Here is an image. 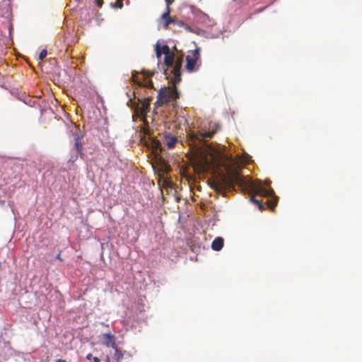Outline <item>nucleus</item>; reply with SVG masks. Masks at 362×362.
Masks as SVG:
<instances>
[{
	"mask_svg": "<svg viewBox=\"0 0 362 362\" xmlns=\"http://www.w3.org/2000/svg\"><path fill=\"white\" fill-rule=\"evenodd\" d=\"M211 189L218 192L232 190L237 186H249L250 182L245 180L240 171L236 168L230 167L226 174L220 175L216 179L208 181Z\"/></svg>",
	"mask_w": 362,
	"mask_h": 362,
	"instance_id": "nucleus-1",
	"label": "nucleus"
},
{
	"mask_svg": "<svg viewBox=\"0 0 362 362\" xmlns=\"http://www.w3.org/2000/svg\"><path fill=\"white\" fill-rule=\"evenodd\" d=\"M78 158V156L77 155H75V156H71V157L70 158L69 160L70 161H75L76 159Z\"/></svg>",
	"mask_w": 362,
	"mask_h": 362,
	"instance_id": "nucleus-23",
	"label": "nucleus"
},
{
	"mask_svg": "<svg viewBox=\"0 0 362 362\" xmlns=\"http://www.w3.org/2000/svg\"><path fill=\"white\" fill-rule=\"evenodd\" d=\"M57 259H59V260H62L60 253H59V254L57 255Z\"/></svg>",
	"mask_w": 362,
	"mask_h": 362,
	"instance_id": "nucleus-27",
	"label": "nucleus"
},
{
	"mask_svg": "<svg viewBox=\"0 0 362 362\" xmlns=\"http://www.w3.org/2000/svg\"><path fill=\"white\" fill-rule=\"evenodd\" d=\"M95 3L98 7H102L103 4V0H95Z\"/></svg>",
	"mask_w": 362,
	"mask_h": 362,
	"instance_id": "nucleus-21",
	"label": "nucleus"
},
{
	"mask_svg": "<svg viewBox=\"0 0 362 362\" xmlns=\"http://www.w3.org/2000/svg\"><path fill=\"white\" fill-rule=\"evenodd\" d=\"M175 0H165L166 2V8H170V5L172 4Z\"/></svg>",
	"mask_w": 362,
	"mask_h": 362,
	"instance_id": "nucleus-22",
	"label": "nucleus"
},
{
	"mask_svg": "<svg viewBox=\"0 0 362 362\" xmlns=\"http://www.w3.org/2000/svg\"><path fill=\"white\" fill-rule=\"evenodd\" d=\"M223 238L221 237L216 238L211 243V248L215 251L221 250L223 247Z\"/></svg>",
	"mask_w": 362,
	"mask_h": 362,
	"instance_id": "nucleus-13",
	"label": "nucleus"
},
{
	"mask_svg": "<svg viewBox=\"0 0 362 362\" xmlns=\"http://www.w3.org/2000/svg\"><path fill=\"white\" fill-rule=\"evenodd\" d=\"M173 87L166 88H161L159 90L158 99L155 103L156 107L162 106L163 104L168 103L170 101L175 100L180 97V93L178 92L175 85L172 83Z\"/></svg>",
	"mask_w": 362,
	"mask_h": 362,
	"instance_id": "nucleus-4",
	"label": "nucleus"
},
{
	"mask_svg": "<svg viewBox=\"0 0 362 362\" xmlns=\"http://www.w3.org/2000/svg\"><path fill=\"white\" fill-rule=\"evenodd\" d=\"M160 20L163 23V27L165 29H167L168 25L170 23H174V24L177 25V21H175L170 17V8H166L165 12H164L162 14Z\"/></svg>",
	"mask_w": 362,
	"mask_h": 362,
	"instance_id": "nucleus-9",
	"label": "nucleus"
},
{
	"mask_svg": "<svg viewBox=\"0 0 362 362\" xmlns=\"http://www.w3.org/2000/svg\"><path fill=\"white\" fill-rule=\"evenodd\" d=\"M93 361H94V362H100V360H99V358H97V357H94V358H93Z\"/></svg>",
	"mask_w": 362,
	"mask_h": 362,
	"instance_id": "nucleus-25",
	"label": "nucleus"
},
{
	"mask_svg": "<svg viewBox=\"0 0 362 362\" xmlns=\"http://www.w3.org/2000/svg\"><path fill=\"white\" fill-rule=\"evenodd\" d=\"M56 362H66V361L63 359H57V360H56Z\"/></svg>",
	"mask_w": 362,
	"mask_h": 362,
	"instance_id": "nucleus-26",
	"label": "nucleus"
},
{
	"mask_svg": "<svg viewBox=\"0 0 362 362\" xmlns=\"http://www.w3.org/2000/svg\"><path fill=\"white\" fill-rule=\"evenodd\" d=\"M115 349V358H116L117 362H119V361L123 358V353L117 347L113 348Z\"/></svg>",
	"mask_w": 362,
	"mask_h": 362,
	"instance_id": "nucleus-16",
	"label": "nucleus"
},
{
	"mask_svg": "<svg viewBox=\"0 0 362 362\" xmlns=\"http://www.w3.org/2000/svg\"><path fill=\"white\" fill-rule=\"evenodd\" d=\"M74 148L78 153L83 155V142L78 135H75L74 136Z\"/></svg>",
	"mask_w": 362,
	"mask_h": 362,
	"instance_id": "nucleus-14",
	"label": "nucleus"
},
{
	"mask_svg": "<svg viewBox=\"0 0 362 362\" xmlns=\"http://www.w3.org/2000/svg\"><path fill=\"white\" fill-rule=\"evenodd\" d=\"M146 95L147 97L138 98L140 105H137L136 107V113L142 117H145L148 112L151 100V98L148 95V93L147 92Z\"/></svg>",
	"mask_w": 362,
	"mask_h": 362,
	"instance_id": "nucleus-8",
	"label": "nucleus"
},
{
	"mask_svg": "<svg viewBox=\"0 0 362 362\" xmlns=\"http://www.w3.org/2000/svg\"><path fill=\"white\" fill-rule=\"evenodd\" d=\"M220 129V125L216 122H210L208 130L202 129L197 132H191L187 134V141L193 148H197L198 143H206Z\"/></svg>",
	"mask_w": 362,
	"mask_h": 362,
	"instance_id": "nucleus-3",
	"label": "nucleus"
},
{
	"mask_svg": "<svg viewBox=\"0 0 362 362\" xmlns=\"http://www.w3.org/2000/svg\"><path fill=\"white\" fill-rule=\"evenodd\" d=\"M243 177L250 182V185L239 187L242 190H250L252 192L250 201L257 206L259 210H264L266 206L273 209L276 206L277 197L274 196V191L272 189H266L261 185L255 186L252 180L250 177L245 176H243Z\"/></svg>",
	"mask_w": 362,
	"mask_h": 362,
	"instance_id": "nucleus-2",
	"label": "nucleus"
},
{
	"mask_svg": "<svg viewBox=\"0 0 362 362\" xmlns=\"http://www.w3.org/2000/svg\"><path fill=\"white\" fill-rule=\"evenodd\" d=\"M177 25L180 26V27H183L185 28V30H186L187 31L194 33L193 29L191 27H189V25L185 24L182 21H177Z\"/></svg>",
	"mask_w": 362,
	"mask_h": 362,
	"instance_id": "nucleus-17",
	"label": "nucleus"
},
{
	"mask_svg": "<svg viewBox=\"0 0 362 362\" xmlns=\"http://www.w3.org/2000/svg\"><path fill=\"white\" fill-rule=\"evenodd\" d=\"M153 148L155 151L161 150V144L158 140L153 141Z\"/></svg>",
	"mask_w": 362,
	"mask_h": 362,
	"instance_id": "nucleus-18",
	"label": "nucleus"
},
{
	"mask_svg": "<svg viewBox=\"0 0 362 362\" xmlns=\"http://www.w3.org/2000/svg\"><path fill=\"white\" fill-rule=\"evenodd\" d=\"M116 7L118 8H122L123 7V0H117Z\"/></svg>",
	"mask_w": 362,
	"mask_h": 362,
	"instance_id": "nucleus-20",
	"label": "nucleus"
},
{
	"mask_svg": "<svg viewBox=\"0 0 362 362\" xmlns=\"http://www.w3.org/2000/svg\"><path fill=\"white\" fill-rule=\"evenodd\" d=\"M177 139L175 136H166L165 139V143L169 148H174L175 144H177Z\"/></svg>",
	"mask_w": 362,
	"mask_h": 362,
	"instance_id": "nucleus-15",
	"label": "nucleus"
},
{
	"mask_svg": "<svg viewBox=\"0 0 362 362\" xmlns=\"http://www.w3.org/2000/svg\"><path fill=\"white\" fill-rule=\"evenodd\" d=\"M200 52V48H197L190 51L188 55H187L185 68L188 72L197 71L201 66L202 60Z\"/></svg>",
	"mask_w": 362,
	"mask_h": 362,
	"instance_id": "nucleus-7",
	"label": "nucleus"
},
{
	"mask_svg": "<svg viewBox=\"0 0 362 362\" xmlns=\"http://www.w3.org/2000/svg\"><path fill=\"white\" fill-rule=\"evenodd\" d=\"M183 63V56L175 57L173 69H164V75L171 83L176 85L181 81V68Z\"/></svg>",
	"mask_w": 362,
	"mask_h": 362,
	"instance_id": "nucleus-5",
	"label": "nucleus"
},
{
	"mask_svg": "<svg viewBox=\"0 0 362 362\" xmlns=\"http://www.w3.org/2000/svg\"><path fill=\"white\" fill-rule=\"evenodd\" d=\"M93 355L91 354H88L87 358L90 359L92 358Z\"/></svg>",
	"mask_w": 362,
	"mask_h": 362,
	"instance_id": "nucleus-28",
	"label": "nucleus"
},
{
	"mask_svg": "<svg viewBox=\"0 0 362 362\" xmlns=\"http://www.w3.org/2000/svg\"><path fill=\"white\" fill-rule=\"evenodd\" d=\"M47 54V50L42 49L39 54V59L40 60H42L43 59H45L46 57Z\"/></svg>",
	"mask_w": 362,
	"mask_h": 362,
	"instance_id": "nucleus-19",
	"label": "nucleus"
},
{
	"mask_svg": "<svg viewBox=\"0 0 362 362\" xmlns=\"http://www.w3.org/2000/svg\"><path fill=\"white\" fill-rule=\"evenodd\" d=\"M103 344L107 347L115 348L116 339L115 337L110 333H106L103 334Z\"/></svg>",
	"mask_w": 362,
	"mask_h": 362,
	"instance_id": "nucleus-11",
	"label": "nucleus"
},
{
	"mask_svg": "<svg viewBox=\"0 0 362 362\" xmlns=\"http://www.w3.org/2000/svg\"><path fill=\"white\" fill-rule=\"evenodd\" d=\"M154 75V71H146L139 74L136 71L132 73V79L133 82L139 87L147 88L150 90L153 88V84L150 79Z\"/></svg>",
	"mask_w": 362,
	"mask_h": 362,
	"instance_id": "nucleus-6",
	"label": "nucleus"
},
{
	"mask_svg": "<svg viewBox=\"0 0 362 362\" xmlns=\"http://www.w3.org/2000/svg\"><path fill=\"white\" fill-rule=\"evenodd\" d=\"M175 62V54L172 53L169 55L165 56L163 65L165 66V69H169L170 70L174 66Z\"/></svg>",
	"mask_w": 362,
	"mask_h": 362,
	"instance_id": "nucleus-12",
	"label": "nucleus"
},
{
	"mask_svg": "<svg viewBox=\"0 0 362 362\" xmlns=\"http://www.w3.org/2000/svg\"><path fill=\"white\" fill-rule=\"evenodd\" d=\"M248 0H240V4H248Z\"/></svg>",
	"mask_w": 362,
	"mask_h": 362,
	"instance_id": "nucleus-24",
	"label": "nucleus"
},
{
	"mask_svg": "<svg viewBox=\"0 0 362 362\" xmlns=\"http://www.w3.org/2000/svg\"><path fill=\"white\" fill-rule=\"evenodd\" d=\"M172 53H173V52L170 50L168 45H165L160 47L158 44L156 45V54L158 59L161 57L162 54L167 56Z\"/></svg>",
	"mask_w": 362,
	"mask_h": 362,
	"instance_id": "nucleus-10",
	"label": "nucleus"
}]
</instances>
